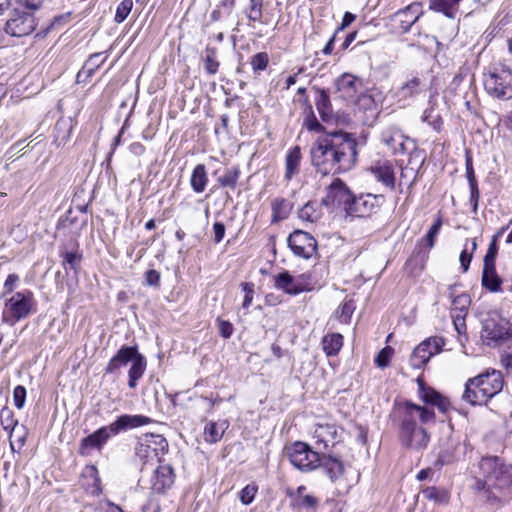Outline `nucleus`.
Wrapping results in <instances>:
<instances>
[{
	"mask_svg": "<svg viewBox=\"0 0 512 512\" xmlns=\"http://www.w3.org/2000/svg\"><path fill=\"white\" fill-rule=\"evenodd\" d=\"M474 489L481 491L490 503H501L512 497V465L498 457H484L479 463V476Z\"/></svg>",
	"mask_w": 512,
	"mask_h": 512,
	"instance_id": "nucleus-3",
	"label": "nucleus"
},
{
	"mask_svg": "<svg viewBox=\"0 0 512 512\" xmlns=\"http://www.w3.org/2000/svg\"><path fill=\"white\" fill-rule=\"evenodd\" d=\"M359 80L352 74H343L336 82L338 91L344 98H353L357 93Z\"/></svg>",
	"mask_w": 512,
	"mask_h": 512,
	"instance_id": "nucleus-29",
	"label": "nucleus"
},
{
	"mask_svg": "<svg viewBox=\"0 0 512 512\" xmlns=\"http://www.w3.org/2000/svg\"><path fill=\"white\" fill-rule=\"evenodd\" d=\"M146 284L149 286H159L160 284V273L154 269H150L145 274Z\"/></svg>",
	"mask_w": 512,
	"mask_h": 512,
	"instance_id": "nucleus-59",
	"label": "nucleus"
},
{
	"mask_svg": "<svg viewBox=\"0 0 512 512\" xmlns=\"http://www.w3.org/2000/svg\"><path fill=\"white\" fill-rule=\"evenodd\" d=\"M275 287L291 295H297L305 290V287L288 271H284L275 277Z\"/></svg>",
	"mask_w": 512,
	"mask_h": 512,
	"instance_id": "nucleus-24",
	"label": "nucleus"
},
{
	"mask_svg": "<svg viewBox=\"0 0 512 512\" xmlns=\"http://www.w3.org/2000/svg\"><path fill=\"white\" fill-rule=\"evenodd\" d=\"M505 228H502L501 231L495 235L489 244L488 250L486 252V255L484 257V265L483 266H496L495 260L498 253V246L496 243L497 237L504 232Z\"/></svg>",
	"mask_w": 512,
	"mask_h": 512,
	"instance_id": "nucleus-46",
	"label": "nucleus"
},
{
	"mask_svg": "<svg viewBox=\"0 0 512 512\" xmlns=\"http://www.w3.org/2000/svg\"><path fill=\"white\" fill-rule=\"evenodd\" d=\"M423 89V82L419 77H412L407 80L399 89V95L407 98L412 97Z\"/></svg>",
	"mask_w": 512,
	"mask_h": 512,
	"instance_id": "nucleus-39",
	"label": "nucleus"
},
{
	"mask_svg": "<svg viewBox=\"0 0 512 512\" xmlns=\"http://www.w3.org/2000/svg\"><path fill=\"white\" fill-rule=\"evenodd\" d=\"M25 399H26V389H25V387L22 386V385L16 386L14 388V391H13L14 405L18 409H22L24 404H25Z\"/></svg>",
	"mask_w": 512,
	"mask_h": 512,
	"instance_id": "nucleus-57",
	"label": "nucleus"
},
{
	"mask_svg": "<svg viewBox=\"0 0 512 512\" xmlns=\"http://www.w3.org/2000/svg\"><path fill=\"white\" fill-rule=\"evenodd\" d=\"M288 245L293 253L304 259H309L317 252L316 239L302 230H296L288 237Z\"/></svg>",
	"mask_w": 512,
	"mask_h": 512,
	"instance_id": "nucleus-12",
	"label": "nucleus"
},
{
	"mask_svg": "<svg viewBox=\"0 0 512 512\" xmlns=\"http://www.w3.org/2000/svg\"><path fill=\"white\" fill-rule=\"evenodd\" d=\"M242 290L244 292V300L242 303V307L247 309L250 307L254 297V284L251 282H244L241 284Z\"/></svg>",
	"mask_w": 512,
	"mask_h": 512,
	"instance_id": "nucleus-54",
	"label": "nucleus"
},
{
	"mask_svg": "<svg viewBox=\"0 0 512 512\" xmlns=\"http://www.w3.org/2000/svg\"><path fill=\"white\" fill-rule=\"evenodd\" d=\"M477 249L476 239L471 241L466 240L463 250L460 253L459 261L463 272H467L469 269L470 262L473 258V254Z\"/></svg>",
	"mask_w": 512,
	"mask_h": 512,
	"instance_id": "nucleus-40",
	"label": "nucleus"
},
{
	"mask_svg": "<svg viewBox=\"0 0 512 512\" xmlns=\"http://www.w3.org/2000/svg\"><path fill=\"white\" fill-rule=\"evenodd\" d=\"M229 427L227 420L210 421L204 428V439L207 443L214 444L220 441Z\"/></svg>",
	"mask_w": 512,
	"mask_h": 512,
	"instance_id": "nucleus-26",
	"label": "nucleus"
},
{
	"mask_svg": "<svg viewBox=\"0 0 512 512\" xmlns=\"http://www.w3.org/2000/svg\"><path fill=\"white\" fill-rule=\"evenodd\" d=\"M420 398L423 402L436 406L442 413H445L450 405L449 401L437 391L425 388L423 385L420 386Z\"/></svg>",
	"mask_w": 512,
	"mask_h": 512,
	"instance_id": "nucleus-28",
	"label": "nucleus"
},
{
	"mask_svg": "<svg viewBox=\"0 0 512 512\" xmlns=\"http://www.w3.org/2000/svg\"><path fill=\"white\" fill-rule=\"evenodd\" d=\"M290 463L300 471L308 472L320 467L321 456L304 442H295L286 448Z\"/></svg>",
	"mask_w": 512,
	"mask_h": 512,
	"instance_id": "nucleus-9",
	"label": "nucleus"
},
{
	"mask_svg": "<svg viewBox=\"0 0 512 512\" xmlns=\"http://www.w3.org/2000/svg\"><path fill=\"white\" fill-rule=\"evenodd\" d=\"M343 429L334 423H318L315 425L313 437L316 444L323 445V448L335 446L340 442Z\"/></svg>",
	"mask_w": 512,
	"mask_h": 512,
	"instance_id": "nucleus-15",
	"label": "nucleus"
},
{
	"mask_svg": "<svg viewBox=\"0 0 512 512\" xmlns=\"http://www.w3.org/2000/svg\"><path fill=\"white\" fill-rule=\"evenodd\" d=\"M422 493L423 496L429 500L440 501L442 499L439 490L435 487H428L424 489Z\"/></svg>",
	"mask_w": 512,
	"mask_h": 512,
	"instance_id": "nucleus-64",
	"label": "nucleus"
},
{
	"mask_svg": "<svg viewBox=\"0 0 512 512\" xmlns=\"http://www.w3.org/2000/svg\"><path fill=\"white\" fill-rule=\"evenodd\" d=\"M273 222L286 219L291 211L290 203L284 198H276L271 203Z\"/></svg>",
	"mask_w": 512,
	"mask_h": 512,
	"instance_id": "nucleus-35",
	"label": "nucleus"
},
{
	"mask_svg": "<svg viewBox=\"0 0 512 512\" xmlns=\"http://www.w3.org/2000/svg\"><path fill=\"white\" fill-rule=\"evenodd\" d=\"M246 15L251 21H261L262 17V2L261 0H250V5L246 9Z\"/></svg>",
	"mask_w": 512,
	"mask_h": 512,
	"instance_id": "nucleus-49",
	"label": "nucleus"
},
{
	"mask_svg": "<svg viewBox=\"0 0 512 512\" xmlns=\"http://www.w3.org/2000/svg\"><path fill=\"white\" fill-rule=\"evenodd\" d=\"M131 364L128 371V386L135 389L147 367L146 358L138 351L136 346H122L117 353L110 359L105 368L106 374H115L122 367Z\"/></svg>",
	"mask_w": 512,
	"mask_h": 512,
	"instance_id": "nucleus-5",
	"label": "nucleus"
},
{
	"mask_svg": "<svg viewBox=\"0 0 512 512\" xmlns=\"http://www.w3.org/2000/svg\"><path fill=\"white\" fill-rule=\"evenodd\" d=\"M461 0H431L430 8L453 18Z\"/></svg>",
	"mask_w": 512,
	"mask_h": 512,
	"instance_id": "nucleus-36",
	"label": "nucleus"
},
{
	"mask_svg": "<svg viewBox=\"0 0 512 512\" xmlns=\"http://www.w3.org/2000/svg\"><path fill=\"white\" fill-rule=\"evenodd\" d=\"M233 331V325L229 321L219 320V332L223 338H230Z\"/></svg>",
	"mask_w": 512,
	"mask_h": 512,
	"instance_id": "nucleus-60",
	"label": "nucleus"
},
{
	"mask_svg": "<svg viewBox=\"0 0 512 512\" xmlns=\"http://www.w3.org/2000/svg\"><path fill=\"white\" fill-rule=\"evenodd\" d=\"M17 423L18 422L14 418V413L11 409L4 407L0 411V424L5 431L12 433Z\"/></svg>",
	"mask_w": 512,
	"mask_h": 512,
	"instance_id": "nucleus-42",
	"label": "nucleus"
},
{
	"mask_svg": "<svg viewBox=\"0 0 512 512\" xmlns=\"http://www.w3.org/2000/svg\"><path fill=\"white\" fill-rule=\"evenodd\" d=\"M1 298L3 300L2 322L5 324L13 326L36 311L37 303L33 292L29 289Z\"/></svg>",
	"mask_w": 512,
	"mask_h": 512,
	"instance_id": "nucleus-6",
	"label": "nucleus"
},
{
	"mask_svg": "<svg viewBox=\"0 0 512 512\" xmlns=\"http://www.w3.org/2000/svg\"><path fill=\"white\" fill-rule=\"evenodd\" d=\"M382 142L392 150L393 153L406 152V142L408 138L394 127L385 129L381 134Z\"/></svg>",
	"mask_w": 512,
	"mask_h": 512,
	"instance_id": "nucleus-21",
	"label": "nucleus"
},
{
	"mask_svg": "<svg viewBox=\"0 0 512 512\" xmlns=\"http://www.w3.org/2000/svg\"><path fill=\"white\" fill-rule=\"evenodd\" d=\"M484 89L489 96L498 100L512 98V70H494L484 75Z\"/></svg>",
	"mask_w": 512,
	"mask_h": 512,
	"instance_id": "nucleus-8",
	"label": "nucleus"
},
{
	"mask_svg": "<svg viewBox=\"0 0 512 512\" xmlns=\"http://www.w3.org/2000/svg\"><path fill=\"white\" fill-rule=\"evenodd\" d=\"M219 68V62L215 59V51H207L205 57V70L208 74L213 75L217 73Z\"/></svg>",
	"mask_w": 512,
	"mask_h": 512,
	"instance_id": "nucleus-55",
	"label": "nucleus"
},
{
	"mask_svg": "<svg viewBox=\"0 0 512 512\" xmlns=\"http://www.w3.org/2000/svg\"><path fill=\"white\" fill-rule=\"evenodd\" d=\"M257 487L254 485H247L240 491V500L244 505H249L255 498Z\"/></svg>",
	"mask_w": 512,
	"mask_h": 512,
	"instance_id": "nucleus-56",
	"label": "nucleus"
},
{
	"mask_svg": "<svg viewBox=\"0 0 512 512\" xmlns=\"http://www.w3.org/2000/svg\"><path fill=\"white\" fill-rule=\"evenodd\" d=\"M72 132V121L71 119H59L55 125V137L60 144H64L69 141Z\"/></svg>",
	"mask_w": 512,
	"mask_h": 512,
	"instance_id": "nucleus-38",
	"label": "nucleus"
},
{
	"mask_svg": "<svg viewBox=\"0 0 512 512\" xmlns=\"http://www.w3.org/2000/svg\"><path fill=\"white\" fill-rule=\"evenodd\" d=\"M384 202L385 196L382 194H362L353 198L348 213L358 217L369 216L377 212Z\"/></svg>",
	"mask_w": 512,
	"mask_h": 512,
	"instance_id": "nucleus-13",
	"label": "nucleus"
},
{
	"mask_svg": "<svg viewBox=\"0 0 512 512\" xmlns=\"http://www.w3.org/2000/svg\"><path fill=\"white\" fill-rule=\"evenodd\" d=\"M423 14L422 4L414 2L393 14L392 20L399 24L401 32L406 33Z\"/></svg>",
	"mask_w": 512,
	"mask_h": 512,
	"instance_id": "nucleus-18",
	"label": "nucleus"
},
{
	"mask_svg": "<svg viewBox=\"0 0 512 512\" xmlns=\"http://www.w3.org/2000/svg\"><path fill=\"white\" fill-rule=\"evenodd\" d=\"M85 477L91 478L92 484L87 488L88 492L92 495H99L101 493L100 478L96 467L91 466L86 469Z\"/></svg>",
	"mask_w": 512,
	"mask_h": 512,
	"instance_id": "nucleus-45",
	"label": "nucleus"
},
{
	"mask_svg": "<svg viewBox=\"0 0 512 512\" xmlns=\"http://www.w3.org/2000/svg\"><path fill=\"white\" fill-rule=\"evenodd\" d=\"M479 381V386L483 389L485 398L489 401L503 389L504 381L502 373L498 370H487L475 377Z\"/></svg>",
	"mask_w": 512,
	"mask_h": 512,
	"instance_id": "nucleus-17",
	"label": "nucleus"
},
{
	"mask_svg": "<svg viewBox=\"0 0 512 512\" xmlns=\"http://www.w3.org/2000/svg\"><path fill=\"white\" fill-rule=\"evenodd\" d=\"M441 226H442V221L440 218H438L434 223L433 225L430 227V229L428 230L424 240L427 244V246L431 249L434 247L435 245V239L437 237V235L439 234L440 232V229H441Z\"/></svg>",
	"mask_w": 512,
	"mask_h": 512,
	"instance_id": "nucleus-50",
	"label": "nucleus"
},
{
	"mask_svg": "<svg viewBox=\"0 0 512 512\" xmlns=\"http://www.w3.org/2000/svg\"><path fill=\"white\" fill-rule=\"evenodd\" d=\"M320 467L323 468L325 474L332 482L340 481L344 475L343 462L330 455H323L321 457Z\"/></svg>",
	"mask_w": 512,
	"mask_h": 512,
	"instance_id": "nucleus-23",
	"label": "nucleus"
},
{
	"mask_svg": "<svg viewBox=\"0 0 512 512\" xmlns=\"http://www.w3.org/2000/svg\"><path fill=\"white\" fill-rule=\"evenodd\" d=\"M239 177L240 169L239 167L234 166L230 169L225 170L224 174L218 177L217 182L221 187H229L231 189H235Z\"/></svg>",
	"mask_w": 512,
	"mask_h": 512,
	"instance_id": "nucleus-41",
	"label": "nucleus"
},
{
	"mask_svg": "<svg viewBox=\"0 0 512 512\" xmlns=\"http://www.w3.org/2000/svg\"><path fill=\"white\" fill-rule=\"evenodd\" d=\"M301 159L302 155L299 146H295L287 152L285 159V180L290 181L299 173Z\"/></svg>",
	"mask_w": 512,
	"mask_h": 512,
	"instance_id": "nucleus-25",
	"label": "nucleus"
},
{
	"mask_svg": "<svg viewBox=\"0 0 512 512\" xmlns=\"http://www.w3.org/2000/svg\"><path fill=\"white\" fill-rule=\"evenodd\" d=\"M392 354H393V349L390 346H386L375 357V360H374L375 364L379 368L387 367Z\"/></svg>",
	"mask_w": 512,
	"mask_h": 512,
	"instance_id": "nucleus-51",
	"label": "nucleus"
},
{
	"mask_svg": "<svg viewBox=\"0 0 512 512\" xmlns=\"http://www.w3.org/2000/svg\"><path fill=\"white\" fill-rule=\"evenodd\" d=\"M4 29L6 33L15 37L29 35L35 29L34 17L29 12H24L19 10V8H14Z\"/></svg>",
	"mask_w": 512,
	"mask_h": 512,
	"instance_id": "nucleus-11",
	"label": "nucleus"
},
{
	"mask_svg": "<svg viewBox=\"0 0 512 512\" xmlns=\"http://www.w3.org/2000/svg\"><path fill=\"white\" fill-rule=\"evenodd\" d=\"M354 196L351 191L340 179H334L328 187L327 195L324 199L326 204L344 206L348 212Z\"/></svg>",
	"mask_w": 512,
	"mask_h": 512,
	"instance_id": "nucleus-16",
	"label": "nucleus"
},
{
	"mask_svg": "<svg viewBox=\"0 0 512 512\" xmlns=\"http://www.w3.org/2000/svg\"><path fill=\"white\" fill-rule=\"evenodd\" d=\"M502 280L496 272V266H483L482 285L491 292H501Z\"/></svg>",
	"mask_w": 512,
	"mask_h": 512,
	"instance_id": "nucleus-30",
	"label": "nucleus"
},
{
	"mask_svg": "<svg viewBox=\"0 0 512 512\" xmlns=\"http://www.w3.org/2000/svg\"><path fill=\"white\" fill-rule=\"evenodd\" d=\"M151 419L143 415H121L114 422L102 426L80 441L78 453L82 456L91 455L92 451H100L108 440L122 431L147 425Z\"/></svg>",
	"mask_w": 512,
	"mask_h": 512,
	"instance_id": "nucleus-4",
	"label": "nucleus"
},
{
	"mask_svg": "<svg viewBox=\"0 0 512 512\" xmlns=\"http://www.w3.org/2000/svg\"><path fill=\"white\" fill-rule=\"evenodd\" d=\"M250 64L254 74H259L268 67L269 55L266 52H259L251 57Z\"/></svg>",
	"mask_w": 512,
	"mask_h": 512,
	"instance_id": "nucleus-43",
	"label": "nucleus"
},
{
	"mask_svg": "<svg viewBox=\"0 0 512 512\" xmlns=\"http://www.w3.org/2000/svg\"><path fill=\"white\" fill-rule=\"evenodd\" d=\"M14 1L18 5L16 8H19V10H22V9L37 10L43 2V0H14Z\"/></svg>",
	"mask_w": 512,
	"mask_h": 512,
	"instance_id": "nucleus-58",
	"label": "nucleus"
},
{
	"mask_svg": "<svg viewBox=\"0 0 512 512\" xmlns=\"http://www.w3.org/2000/svg\"><path fill=\"white\" fill-rule=\"evenodd\" d=\"M501 364L508 372H512V348L502 352Z\"/></svg>",
	"mask_w": 512,
	"mask_h": 512,
	"instance_id": "nucleus-61",
	"label": "nucleus"
},
{
	"mask_svg": "<svg viewBox=\"0 0 512 512\" xmlns=\"http://www.w3.org/2000/svg\"><path fill=\"white\" fill-rule=\"evenodd\" d=\"M375 179L389 190L396 187V176L393 164L388 160H378L370 167Z\"/></svg>",
	"mask_w": 512,
	"mask_h": 512,
	"instance_id": "nucleus-20",
	"label": "nucleus"
},
{
	"mask_svg": "<svg viewBox=\"0 0 512 512\" xmlns=\"http://www.w3.org/2000/svg\"><path fill=\"white\" fill-rule=\"evenodd\" d=\"M101 58V53H95L89 57L83 66L82 71L78 73V78L82 76V74H86L87 77L91 76L94 71L103 63L104 59Z\"/></svg>",
	"mask_w": 512,
	"mask_h": 512,
	"instance_id": "nucleus-44",
	"label": "nucleus"
},
{
	"mask_svg": "<svg viewBox=\"0 0 512 512\" xmlns=\"http://www.w3.org/2000/svg\"><path fill=\"white\" fill-rule=\"evenodd\" d=\"M449 297L452 301V312L451 313H463L467 314L468 307L470 305V297L466 293L456 295L455 286L449 287Z\"/></svg>",
	"mask_w": 512,
	"mask_h": 512,
	"instance_id": "nucleus-34",
	"label": "nucleus"
},
{
	"mask_svg": "<svg viewBox=\"0 0 512 512\" xmlns=\"http://www.w3.org/2000/svg\"><path fill=\"white\" fill-rule=\"evenodd\" d=\"M306 491V487L301 485L296 490L287 489L286 494L288 497L292 499L291 505L293 507H304V508H312L317 504V500L312 495H304Z\"/></svg>",
	"mask_w": 512,
	"mask_h": 512,
	"instance_id": "nucleus-27",
	"label": "nucleus"
},
{
	"mask_svg": "<svg viewBox=\"0 0 512 512\" xmlns=\"http://www.w3.org/2000/svg\"><path fill=\"white\" fill-rule=\"evenodd\" d=\"M466 315L467 314H463L462 312L451 314L454 328L460 336L466 335V329H467L466 322H465Z\"/></svg>",
	"mask_w": 512,
	"mask_h": 512,
	"instance_id": "nucleus-53",
	"label": "nucleus"
},
{
	"mask_svg": "<svg viewBox=\"0 0 512 512\" xmlns=\"http://www.w3.org/2000/svg\"><path fill=\"white\" fill-rule=\"evenodd\" d=\"M312 165L322 175L349 171L357 161V141L353 135L337 131L318 138L311 148Z\"/></svg>",
	"mask_w": 512,
	"mask_h": 512,
	"instance_id": "nucleus-1",
	"label": "nucleus"
},
{
	"mask_svg": "<svg viewBox=\"0 0 512 512\" xmlns=\"http://www.w3.org/2000/svg\"><path fill=\"white\" fill-rule=\"evenodd\" d=\"M298 216L302 221L314 223L321 218L322 207L316 201H309L299 210Z\"/></svg>",
	"mask_w": 512,
	"mask_h": 512,
	"instance_id": "nucleus-33",
	"label": "nucleus"
},
{
	"mask_svg": "<svg viewBox=\"0 0 512 512\" xmlns=\"http://www.w3.org/2000/svg\"><path fill=\"white\" fill-rule=\"evenodd\" d=\"M479 381L475 377L469 378L465 384V390L462 399L471 405H482L488 402L485 398L483 389L478 385Z\"/></svg>",
	"mask_w": 512,
	"mask_h": 512,
	"instance_id": "nucleus-22",
	"label": "nucleus"
},
{
	"mask_svg": "<svg viewBox=\"0 0 512 512\" xmlns=\"http://www.w3.org/2000/svg\"><path fill=\"white\" fill-rule=\"evenodd\" d=\"M315 105L323 121H327L332 115L331 103L328 94L321 90L318 92Z\"/></svg>",
	"mask_w": 512,
	"mask_h": 512,
	"instance_id": "nucleus-37",
	"label": "nucleus"
},
{
	"mask_svg": "<svg viewBox=\"0 0 512 512\" xmlns=\"http://www.w3.org/2000/svg\"><path fill=\"white\" fill-rule=\"evenodd\" d=\"M175 474L171 465L159 463L151 478V488L156 493H163L174 484Z\"/></svg>",
	"mask_w": 512,
	"mask_h": 512,
	"instance_id": "nucleus-19",
	"label": "nucleus"
},
{
	"mask_svg": "<svg viewBox=\"0 0 512 512\" xmlns=\"http://www.w3.org/2000/svg\"><path fill=\"white\" fill-rule=\"evenodd\" d=\"M470 188H471V196H470V202L473 206V211H477L478 207V200H479V190L477 188V185L475 182L470 181Z\"/></svg>",
	"mask_w": 512,
	"mask_h": 512,
	"instance_id": "nucleus-63",
	"label": "nucleus"
},
{
	"mask_svg": "<svg viewBox=\"0 0 512 512\" xmlns=\"http://www.w3.org/2000/svg\"><path fill=\"white\" fill-rule=\"evenodd\" d=\"M481 339L493 347L512 340L511 323L499 316L488 317L482 322Z\"/></svg>",
	"mask_w": 512,
	"mask_h": 512,
	"instance_id": "nucleus-7",
	"label": "nucleus"
},
{
	"mask_svg": "<svg viewBox=\"0 0 512 512\" xmlns=\"http://www.w3.org/2000/svg\"><path fill=\"white\" fill-rule=\"evenodd\" d=\"M391 419L397 430L398 441L403 448L422 452L428 447L430 433L425 425L434 422L433 410L411 401L398 402L394 405Z\"/></svg>",
	"mask_w": 512,
	"mask_h": 512,
	"instance_id": "nucleus-2",
	"label": "nucleus"
},
{
	"mask_svg": "<svg viewBox=\"0 0 512 512\" xmlns=\"http://www.w3.org/2000/svg\"><path fill=\"white\" fill-rule=\"evenodd\" d=\"M208 183L206 168L203 164H198L192 171L190 185L194 192L202 193Z\"/></svg>",
	"mask_w": 512,
	"mask_h": 512,
	"instance_id": "nucleus-32",
	"label": "nucleus"
},
{
	"mask_svg": "<svg viewBox=\"0 0 512 512\" xmlns=\"http://www.w3.org/2000/svg\"><path fill=\"white\" fill-rule=\"evenodd\" d=\"M213 232L215 243L221 242L225 235V225L221 222H215L213 225Z\"/></svg>",
	"mask_w": 512,
	"mask_h": 512,
	"instance_id": "nucleus-62",
	"label": "nucleus"
},
{
	"mask_svg": "<svg viewBox=\"0 0 512 512\" xmlns=\"http://www.w3.org/2000/svg\"><path fill=\"white\" fill-rule=\"evenodd\" d=\"M133 8L132 0H122L116 8L114 21L116 23H122L130 14Z\"/></svg>",
	"mask_w": 512,
	"mask_h": 512,
	"instance_id": "nucleus-48",
	"label": "nucleus"
},
{
	"mask_svg": "<svg viewBox=\"0 0 512 512\" xmlns=\"http://www.w3.org/2000/svg\"><path fill=\"white\" fill-rule=\"evenodd\" d=\"M430 344L434 345L433 352H440L445 344L442 337L434 336L422 341L412 352L410 364L415 369L422 368L432 357L431 351H428Z\"/></svg>",
	"mask_w": 512,
	"mask_h": 512,
	"instance_id": "nucleus-14",
	"label": "nucleus"
},
{
	"mask_svg": "<svg viewBox=\"0 0 512 512\" xmlns=\"http://www.w3.org/2000/svg\"><path fill=\"white\" fill-rule=\"evenodd\" d=\"M168 451L167 440L159 434H145L136 448L137 456L145 463L156 460L161 463V457Z\"/></svg>",
	"mask_w": 512,
	"mask_h": 512,
	"instance_id": "nucleus-10",
	"label": "nucleus"
},
{
	"mask_svg": "<svg viewBox=\"0 0 512 512\" xmlns=\"http://www.w3.org/2000/svg\"><path fill=\"white\" fill-rule=\"evenodd\" d=\"M343 346V336L339 333H330L323 337L322 348L324 353L330 356H336Z\"/></svg>",
	"mask_w": 512,
	"mask_h": 512,
	"instance_id": "nucleus-31",
	"label": "nucleus"
},
{
	"mask_svg": "<svg viewBox=\"0 0 512 512\" xmlns=\"http://www.w3.org/2000/svg\"><path fill=\"white\" fill-rule=\"evenodd\" d=\"M82 259V255L77 251H66L63 254V265L65 268H70L71 270L77 271L80 262Z\"/></svg>",
	"mask_w": 512,
	"mask_h": 512,
	"instance_id": "nucleus-47",
	"label": "nucleus"
},
{
	"mask_svg": "<svg viewBox=\"0 0 512 512\" xmlns=\"http://www.w3.org/2000/svg\"><path fill=\"white\" fill-rule=\"evenodd\" d=\"M19 282V276L17 274H9L4 282L3 292L1 297H7L8 295L14 294L17 283Z\"/></svg>",
	"mask_w": 512,
	"mask_h": 512,
	"instance_id": "nucleus-52",
	"label": "nucleus"
}]
</instances>
